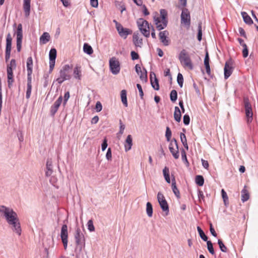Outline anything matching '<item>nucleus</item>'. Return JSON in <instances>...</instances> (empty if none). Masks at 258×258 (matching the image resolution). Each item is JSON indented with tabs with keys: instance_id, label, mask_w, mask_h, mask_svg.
Masks as SVG:
<instances>
[{
	"instance_id": "obj_1",
	"label": "nucleus",
	"mask_w": 258,
	"mask_h": 258,
	"mask_svg": "<svg viewBox=\"0 0 258 258\" xmlns=\"http://www.w3.org/2000/svg\"><path fill=\"white\" fill-rule=\"evenodd\" d=\"M160 13V17L158 16L154 17V21L156 25V28L159 31L164 29L167 26L168 22L167 11L165 9H161Z\"/></svg>"
},
{
	"instance_id": "obj_2",
	"label": "nucleus",
	"mask_w": 258,
	"mask_h": 258,
	"mask_svg": "<svg viewBox=\"0 0 258 258\" xmlns=\"http://www.w3.org/2000/svg\"><path fill=\"white\" fill-rule=\"evenodd\" d=\"M0 214L3 215L8 224L19 218L17 214L12 208L3 205L0 206Z\"/></svg>"
},
{
	"instance_id": "obj_3",
	"label": "nucleus",
	"mask_w": 258,
	"mask_h": 258,
	"mask_svg": "<svg viewBox=\"0 0 258 258\" xmlns=\"http://www.w3.org/2000/svg\"><path fill=\"white\" fill-rule=\"evenodd\" d=\"M72 68V66L69 64H65L62 66L59 72V76L55 80V82L60 85L64 81L69 80L71 78L70 71Z\"/></svg>"
},
{
	"instance_id": "obj_4",
	"label": "nucleus",
	"mask_w": 258,
	"mask_h": 258,
	"mask_svg": "<svg viewBox=\"0 0 258 258\" xmlns=\"http://www.w3.org/2000/svg\"><path fill=\"white\" fill-rule=\"evenodd\" d=\"M137 24L139 29L142 34L146 37L150 36V30L151 25H149L148 21L143 18L139 19L137 21Z\"/></svg>"
},
{
	"instance_id": "obj_5",
	"label": "nucleus",
	"mask_w": 258,
	"mask_h": 258,
	"mask_svg": "<svg viewBox=\"0 0 258 258\" xmlns=\"http://www.w3.org/2000/svg\"><path fill=\"white\" fill-rule=\"evenodd\" d=\"M74 237L77 248H79L80 251L82 250L85 245V239L83 233L78 227L75 230Z\"/></svg>"
},
{
	"instance_id": "obj_6",
	"label": "nucleus",
	"mask_w": 258,
	"mask_h": 258,
	"mask_svg": "<svg viewBox=\"0 0 258 258\" xmlns=\"http://www.w3.org/2000/svg\"><path fill=\"white\" fill-rule=\"evenodd\" d=\"M179 59L184 67L188 68L190 70H193V64L185 49H182L180 51L179 55Z\"/></svg>"
},
{
	"instance_id": "obj_7",
	"label": "nucleus",
	"mask_w": 258,
	"mask_h": 258,
	"mask_svg": "<svg viewBox=\"0 0 258 258\" xmlns=\"http://www.w3.org/2000/svg\"><path fill=\"white\" fill-rule=\"evenodd\" d=\"M243 101L246 118V122L247 124H249L252 122L253 119V112L252 111L251 105L247 98H244Z\"/></svg>"
},
{
	"instance_id": "obj_8",
	"label": "nucleus",
	"mask_w": 258,
	"mask_h": 258,
	"mask_svg": "<svg viewBox=\"0 0 258 258\" xmlns=\"http://www.w3.org/2000/svg\"><path fill=\"white\" fill-rule=\"evenodd\" d=\"M181 23L189 28L190 25V15L188 9L183 8L181 14Z\"/></svg>"
},
{
	"instance_id": "obj_9",
	"label": "nucleus",
	"mask_w": 258,
	"mask_h": 258,
	"mask_svg": "<svg viewBox=\"0 0 258 258\" xmlns=\"http://www.w3.org/2000/svg\"><path fill=\"white\" fill-rule=\"evenodd\" d=\"M109 68L112 74L115 75L119 73L120 70V63L119 61L115 57H113L110 59Z\"/></svg>"
},
{
	"instance_id": "obj_10",
	"label": "nucleus",
	"mask_w": 258,
	"mask_h": 258,
	"mask_svg": "<svg viewBox=\"0 0 258 258\" xmlns=\"http://www.w3.org/2000/svg\"><path fill=\"white\" fill-rule=\"evenodd\" d=\"M157 200L162 211L165 212L166 215H167L169 211V206L164 195L160 192L157 194Z\"/></svg>"
},
{
	"instance_id": "obj_11",
	"label": "nucleus",
	"mask_w": 258,
	"mask_h": 258,
	"mask_svg": "<svg viewBox=\"0 0 258 258\" xmlns=\"http://www.w3.org/2000/svg\"><path fill=\"white\" fill-rule=\"evenodd\" d=\"M17 36V49L18 52L21 50L23 39V28L21 24H19L16 32Z\"/></svg>"
},
{
	"instance_id": "obj_12",
	"label": "nucleus",
	"mask_w": 258,
	"mask_h": 258,
	"mask_svg": "<svg viewBox=\"0 0 258 258\" xmlns=\"http://www.w3.org/2000/svg\"><path fill=\"white\" fill-rule=\"evenodd\" d=\"M60 237L64 249H67L68 246V226L66 224L62 226L60 232Z\"/></svg>"
},
{
	"instance_id": "obj_13",
	"label": "nucleus",
	"mask_w": 258,
	"mask_h": 258,
	"mask_svg": "<svg viewBox=\"0 0 258 258\" xmlns=\"http://www.w3.org/2000/svg\"><path fill=\"white\" fill-rule=\"evenodd\" d=\"M56 57V50L55 48H51L49 53V73H51L54 69Z\"/></svg>"
},
{
	"instance_id": "obj_14",
	"label": "nucleus",
	"mask_w": 258,
	"mask_h": 258,
	"mask_svg": "<svg viewBox=\"0 0 258 258\" xmlns=\"http://www.w3.org/2000/svg\"><path fill=\"white\" fill-rule=\"evenodd\" d=\"M12 231L18 235L20 236L22 233V229L19 219H17L9 224Z\"/></svg>"
},
{
	"instance_id": "obj_15",
	"label": "nucleus",
	"mask_w": 258,
	"mask_h": 258,
	"mask_svg": "<svg viewBox=\"0 0 258 258\" xmlns=\"http://www.w3.org/2000/svg\"><path fill=\"white\" fill-rule=\"evenodd\" d=\"M119 35L123 38L126 39L127 36L132 33V31L126 28H124L122 25L116 29Z\"/></svg>"
},
{
	"instance_id": "obj_16",
	"label": "nucleus",
	"mask_w": 258,
	"mask_h": 258,
	"mask_svg": "<svg viewBox=\"0 0 258 258\" xmlns=\"http://www.w3.org/2000/svg\"><path fill=\"white\" fill-rule=\"evenodd\" d=\"M169 32L167 30L161 31L159 34V37L161 42L165 46H168L169 44V39L168 37Z\"/></svg>"
},
{
	"instance_id": "obj_17",
	"label": "nucleus",
	"mask_w": 258,
	"mask_h": 258,
	"mask_svg": "<svg viewBox=\"0 0 258 258\" xmlns=\"http://www.w3.org/2000/svg\"><path fill=\"white\" fill-rule=\"evenodd\" d=\"M62 101V97L60 96L58 99L54 102V104L51 106L50 114L52 116H54L57 112L59 107Z\"/></svg>"
},
{
	"instance_id": "obj_18",
	"label": "nucleus",
	"mask_w": 258,
	"mask_h": 258,
	"mask_svg": "<svg viewBox=\"0 0 258 258\" xmlns=\"http://www.w3.org/2000/svg\"><path fill=\"white\" fill-rule=\"evenodd\" d=\"M31 0H23V8L25 14V16L28 18L30 14Z\"/></svg>"
},
{
	"instance_id": "obj_19",
	"label": "nucleus",
	"mask_w": 258,
	"mask_h": 258,
	"mask_svg": "<svg viewBox=\"0 0 258 258\" xmlns=\"http://www.w3.org/2000/svg\"><path fill=\"white\" fill-rule=\"evenodd\" d=\"M46 170L45 171V176H50L53 173L52 162L51 159H48L46 165Z\"/></svg>"
},
{
	"instance_id": "obj_20",
	"label": "nucleus",
	"mask_w": 258,
	"mask_h": 258,
	"mask_svg": "<svg viewBox=\"0 0 258 258\" xmlns=\"http://www.w3.org/2000/svg\"><path fill=\"white\" fill-rule=\"evenodd\" d=\"M133 40L136 47H142L143 45V39L140 37L139 33L135 32L134 33Z\"/></svg>"
},
{
	"instance_id": "obj_21",
	"label": "nucleus",
	"mask_w": 258,
	"mask_h": 258,
	"mask_svg": "<svg viewBox=\"0 0 258 258\" xmlns=\"http://www.w3.org/2000/svg\"><path fill=\"white\" fill-rule=\"evenodd\" d=\"M133 146V139L131 135L127 136L124 143V150L125 152L130 151Z\"/></svg>"
},
{
	"instance_id": "obj_22",
	"label": "nucleus",
	"mask_w": 258,
	"mask_h": 258,
	"mask_svg": "<svg viewBox=\"0 0 258 258\" xmlns=\"http://www.w3.org/2000/svg\"><path fill=\"white\" fill-rule=\"evenodd\" d=\"M224 78L227 79L232 73V68L230 66L228 62H226L224 67Z\"/></svg>"
},
{
	"instance_id": "obj_23",
	"label": "nucleus",
	"mask_w": 258,
	"mask_h": 258,
	"mask_svg": "<svg viewBox=\"0 0 258 258\" xmlns=\"http://www.w3.org/2000/svg\"><path fill=\"white\" fill-rule=\"evenodd\" d=\"M153 74L154 75V80H153L152 77V73L150 74V81H151V84L152 87L155 90H159V85L158 80L156 77V75L154 73H153Z\"/></svg>"
},
{
	"instance_id": "obj_24",
	"label": "nucleus",
	"mask_w": 258,
	"mask_h": 258,
	"mask_svg": "<svg viewBox=\"0 0 258 258\" xmlns=\"http://www.w3.org/2000/svg\"><path fill=\"white\" fill-rule=\"evenodd\" d=\"M50 39L49 34L48 32H44L40 37V43L42 44H46L50 40Z\"/></svg>"
},
{
	"instance_id": "obj_25",
	"label": "nucleus",
	"mask_w": 258,
	"mask_h": 258,
	"mask_svg": "<svg viewBox=\"0 0 258 258\" xmlns=\"http://www.w3.org/2000/svg\"><path fill=\"white\" fill-rule=\"evenodd\" d=\"M74 77L78 80L81 79V67L79 65H77L74 69L73 71Z\"/></svg>"
},
{
	"instance_id": "obj_26",
	"label": "nucleus",
	"mask_w": 258,
	"mask_h": 258,
	"mask_svg": "<svg viewBox=\"0 0 258 258\" xmlns=\"http://www.w3.org/2000/svg\"><path fill=\"white\" fill-rule=\"evenodd\" d=\"M241 14L245 23L247 25H251L253 24V21L246 12H242Z\"/></svg>"
},
{
	"instance_id": "obj_27",
	"label": "nucleus",
	"mask_w": 258,
	"mask_h": 258,
	"mask_svg": "<svg viewBox=\"0 0 258 258\" xmlns=\"http://www.w3.org/2000/svg\"><path fill=\"white\" fill-rule=\"evenodd\" d=\"M172 189L174 194V195L176 196V197L178 198H180V192L177 188L176 185V181L174 177H173L172 179V184H171Z\"/></svg>"
},
{
	"instance_id": "obj_28",
	"label": "nucleus",
	"mask_w": 258,
	"mask_h": 258,
	"mask_svg": "<svg viewBox=\"0 0 258 258\" xmlns=\"http://www.w3.org/2000/svg\"><path fill=\"white\" fill-rule=\"evenodd\" d=\"M181 113L178 106H175L174 108V118L178 122L181 120Z\"/></svg>"
},
{
	"instance_id": "obj_29",
	"label": "nucleus",
	"mask_w": 258,
	"mask_h": 258,
	"mask_svg": "<svg viewBox=\"0 0 258 258\" xmlns=\"http://www.w3.org/2000/svg\"><path fill=\"white\" fill-rule=\"evenodd\" d=\"M7 73L8 87L9 88H11L12 87L13 84L14 82L13 72L9 71V72H7Z\"/></svg>"
},
{
	"instance_id": "obj_30",
	"label": "nucleus",
	"mask_w": 258,
	"mask_h": 258,
	"mask_svg": "<svg viewBox=\"0 0 258 258\" xmlns=\"http://www.w3.org/2000/svg\"><path fill=\"white\" fill-rule=\"evenodd\" d=\"M12 38L10 33H8L6 38V50L11 51L12 49Z\"/></svg>"
},
{
	"instance_id": "obj_31",
	"label": "nucleus",
	"mask_w": 258,
	"mask_h": 258,
	"mask_svg": "<svg viewBox=\"0 0 258 258\" xmlns=\"http://www.w3.org/2000/svg\"><path fill=\"white\" fill-rule=\"evenodd\" d=\"M169 149L170 150V152L172 154L173 157L175 159H177L179 158V154L178 147H175V148L169 147Z\"/></svg>"
},
{
	"instance_id": "obj_32",
	"label": "nucleus",
	"mask_w": 258,
	"mask_h": 258,
	"mask_svg": "<svg viewBox=\"0 0 258 258\" xmlns=\"http://www.w3.org/2000/svg\"><path fill=\"white\" fill-rule=\"evenodd\" d=\"M140 78L143 82H147L148 81L147 78V72L144 68H143V70L140 73Z\"/></svg>"
},
{
	"instance_id": "obj_33",
	"label": "nucleus",
	"mask_w": 258,
	"mask_h": 258,
	"mask_svg": "<svg viewBox=\"0 0 258 258\" xmlns=\"http://www.w3.org/2000/svg\"><path fill=\"white\" fill-rule=\"evenodd\" d=\"M163 173L166 181L168 183H170L171 180L170 179L169 168L165 166L164 168V169H163Z\"/></svg>"
},
{
	"instance_id": "obj_34",
	"label": "nucleus",
	"mask_w": 258,
	"mask_h": 258,
	"mask_svg": "<svg viewBox=\"0 0 258 258\" xmlns=\"http://www.w3.org/2000/svg\"><path fill=\"white\" fill-rule=\"evenodd\" d=\"M121 101L125 107H127L128 105L127 97H126V91L125 90H122L120 93Z\"/></svg>"
},
{
	"instance_id": "obj_35",
	"label": "nucleus",
	"mask_w": 258,
	"mask_h": 258,
	"mask_svg": "<svg viewBox=\"0 0 258 258\" xmlns=\"http://www.w3.org/2000/svg\"><path fill=\"white\" fill-rule=\"evenodd\" d=\"M84 52L89 55H91L93 53V50L92 47L88 43H84L83 46Z\"/></svg>"
},
{
	"instance_id": "obj_36",
	"label": "nucleus",
	"mask_w": 258,
	"mask_h": 258,
	"mask_svg": "<svg viewBox=\"0 0 258 258\" xmlns=\"http://www.w3.org/2000/svg\"><path fill=\"white\" fill-rule=\"evenodd\" d=\"M16 68V62L14 59H12L10 63L8 64L7 68V72H13V70Z\"/></svg>"
},
{
	"instance_id": "obj_37",
	"label": "nucleus",
	"mask_w": 258,
	"mask_h": 258,
	"mask_svg": "<svg viewBox=\"0 0 258 258\" xmlns=\"http://www.w3.org/2000/svg\"><path fill=\"white\" fill-rule=\"evenodd\" d=\"M27 72H32L33 71V59L31 56L29 57L27 60Z\"/></svg>"
},
{
	"instance_id": "obj_38",
	"label": "nucleus",
	"mask_w": 258,
	"mask_h": 258,
	"mask_svg": "<svg viewBox=\"0 0 258 258\" xmlns=\"http://www.w3.org/2000/svg\"><path fill=\"white\" fill-rule=\"evenodd\" d=\"M249 198V195L248 191L245 189H243L241 191V201L242 202L247 201Z\"/></svg>"
},
{
	"instance_id": "obj_39",
	"label": "nucleus",
	"mask_w": 258,
	"mask_h": 258,
	"mask_svg": "<svg viewBox=\"0 0 258 258\" xmlns=\"http://www.w3.org/2000/svg\"><path fill=\"white\" fill-rule=\"evenodd\" d=\"M180 137L181 142L183 144V146L187 150L188 149V147L187 143V140L185 135L183 133H181L180 134Z\"/></svg>"
},
{
	"instance_id": "obj_40",
	"label": "nucleus",
	"mask_w": 258,
	"mask_h": 258,
	"mask_svg": "<svg viewBox=\"0 0 258 258\" xmlns=\"http://www.w3.org/2000/svg\"><path fill=\"white\" fill-rule=\"evenodd\" d=\"M146 212L147 215L149 217H151L153 215V208L152 205L150 202H147L146 204Z\"/></svg>"
},
{
	"instance_id": "obj_41",
	"label": "nucleus",
	"mask_w": 258,
	"mask_h": 258,
	"mask_svg": "<svg viewBox=\"0 0 258 258\" xmlns=\"http://www.w3.org/2000/svg\"><path fill=\"white\" fill-rule=\"evenodd\" d=\"M197 230L198 231V233L199 234V235L200 236V237L204 241H206L208 240V237L207 236L205 235L204 232L203 231V230L199 226H198L197 227Z\"/></svg>"
},
{
	"instance_id": "obj_42",
	"label": "nucleus",
	"mask_w": 258,
	"mask_h": 258,
	"mask_svg": "<svg viewBox=\"0 0 258 258\" xmlns=\"http://www.w3.org/2000/svg\"><path fill=\"white\" fill-rule=\"evenodd\" d=\"M195 181L197 184L199 186L203 185L204 183V179L202 175H197L195 179Z\"/></svg>"
},
{
	"instance_id": "obj_43",
	"label": "nucleus",
	"mask_w": 258,
	"mask_h": 258,
	"mask_svg": "<svg viewBox=\"0 0 258 258\" xmlns=\"http://www.w3.org/2000/svg\"><path fill=\"white\" fill-rule=\"evenodd\" d=\"M170 100L174 102H175L177 98V93L175 90H172L170 94Z\"/></svg>"
},
{
	"instance_id": "obj_44",
	"label": "nucleus",
	"mask_w": 258,
	"mask_h": 258,
	"mask_svg": "<svg viewBox=\"0 0 258 258\" xmlns=\"http://www.w3.org/2000/svg\"><path fill=\"white\" fill-rule=\"evenodd\" d=\"M207 244V248L209 252L212 255L215 254V251L213 246V244L211 241H206Z\"/></svg>"
},
{
	"instance_id": "obj_45",
	"label": "nucleus",
	"mask_w": 258,
	"mask_h": 258,
	"mask_svg": "<svg viewBox=\"0 0 258 258\" xmlns=\"http://www.w3.org/2000/svg\"><path fill=\"white\" fill-rule=\"evenodd\" d=\"M218 244H219V248H220V250L222 252H227V248L221 239L218 240Z\"/></svg>"
},
{
	"instance_id": "obj_46",
	"label": "nucleus",
	"mask_w": 258,
	"mask_h": 258,
	"mask_svg": "<svg viewBox=\"0 0 258 258\" xmlns=\"http://www.w3.org/2000/svg\"><path fill=\"white\" fill-rule=\"evenodd\" d=\"M177 81L179 86L181 88L183 84V78L181 74L178 73L177 77Z\"/></svg>"
},
{
	"instance_id": "obj_47",
	"label": "nucleus",
	"mask_w": 258,
	"mask_h": 258,
	"mask_svg": "<svg viewBox=\"0 0 258 258\" xmlns=\"http://www.w3.org/2000/svg\"><path fill=\"white\" fill-rule=\"evenodd\" d=\"M171 135L172 133L170 128L168 126H167L166 128L165 137L168 142L170 141Z\"/></svg>"
},
{
	"instance_id": "obj_48",
	"label": "nucleus",
	"mask_w": 258,
	"mask_h": 258,
	"mask_svg": "<svg viewBox=\"0 0 258 258\" xmlns=\"http://www.w3.org/2000/svg\"><path fill=\"white\" fill-rule=\"evenodd\" d=\"M87 228L89 231L93 232L95 230V227L92 220H89L87 222Z\"/></svg>"
},
{
	"instance_id": "obj_49",
	"label": "nucleus",
	"mask_w": 258,
	"mask_h": 258,
	"mask_svg": "<svg viewBox=\"0 0 258 258\" xmlns=\"http://www.w3.org/2000/svg\"><path fill=\"white\" fill-rule=\"evenodd\" d=\"M221 195L225 205L227 204V202L228 201V198L226 192L224 190V189H222L221 190Z\"/></svg>"
},
{
	"instance_id": "obj_50",
	"label": "nucleus",
	"mask_w": 258,
	"mask_h": 258,
	"mask_svg": "<svg viewBox=\"0 0 258 258\" xmlns=\"http://www.w3.org/2000/svg\"><path fill=\"white\" fill-rule=\"evenodd\" d=\"M181 158H182V161L184 162H185L187 165H188L189 163L187 159L186 152L183 149H182V150L181 151Z\"/></svg>"
},
{
	"instance_id": "obj_51",
	"label": "nucleus",
	"mask_w": 258,
	"mask_h": 258,
	"mask_svg": "<svg viewBox=\"0 0 258 258\" xmlns=\"http://www.w3.org/2000/svg\"><path fill=\"white\" fill-rule=\"evenodd\" d=\"M32 91V85H27V90L26 93V98L28 99L30 98Z\"/></svg>"
},
{
	"instance_id": "obj_52",
	"label": "nucleus",
	"mask_w": 258,
	"mask_h": 258,
	"mask_svg": "<svg viewBox=\"0 0 258 258\" xmlns=\"http://www.w3.org/2000/svg\"><path fill=\"white\" fill-rule=\"evenodd\" d=\"M183 122L185 125H187L189 124L190 117L188 114H186L184 115L183 117Z\"/></svg>"
},
{
	"instance_id": "obj_53",
	"label": "nucleus",
	"mask_w": 258,
	"mask_h": 258,
	"mask_svg": "<svg viewBox=\"0 0 258 258\" xmlns=\"http://www.w3.org/2000/svg\"><path fill=\"white\" fill-rule=\"evenodd\" d=\"M70 98V93L69 91H67L65 93L64 97H63V106H65L67 103V101L68 99Z\"/></svg>"
},
{
	"instance_id": "obj_54",
	"label": "nucleus",
	"mask_w": 258,
	"mask_h": 258,
	"mask_svg": "<svg viewBox=\"0 0 258 258\" xmlns=\"http://www.w3.org/2000/svg\"><path fill=\"white\" fill-rule=\"evenodd\" d=\"M106 158L108 161H111L112 159V153L111 150L110 148L107 149V153L106 154Z\"/></svg>"
},
{
	"instance_id": "obj_55",
	"label": "nucleus",
	"mask_w": 258,
	"mask_h": 258,
	"mask_svg": "<svg viewBox=\"0 0 258 258\" xmlns=\"http://www.w3.org/2000/svg\"><path fill=\"white\" fill-rule=\"evenodd\" d=\"M32 72H27V85H32Z\"/></svg>"
},
{
	"instance_id": "obj_56",
	"label": "nucleus",
	"mask_w": 258,
	"mask_h": 258,
	"mask_svg": "<svg viewBox=\"0 0 258 258\" xmlns=\"http://www.w3.org/2000/svg\"><path fill=\"white\" fill-rule=\"evenodd\" d=\"M137 87L139 90V95H140L141 98L143 99L144 93H143L141 85L139 84H137Z\"/></svg>"
},
{
	"instance_id": "obj_57",
	"label": "nucleus",
	"mask_w": 258,
	"mask_h": 258,
	"mask_svg": "<svg viewBox=\"0 0 258 258\" xmlns=\"http://www.w3.org/2000/svg\"><path fill=\"white\" fill-rule=\"evenodd\" d=\"M102 109V106L100 102L97 101L95 105V110L97 112H100Z\"/></svg>"
},
{
	"instance_id": "obj_58",
	"label": "nucleus",
	"mask_w": 258,
	"mask_h": 258,
	"mask_svg": "<svg viewBox=\"0 0 258 258\" xmlns=\"http://www.w3.org/2000/svg\"><path fill=\"white\" fill-rule=\"evenodd\" d=\"M131 57H132V59L133 60H136V59H139V54L136 52L135 51H132L131 53Z\"/></svg>"
},
{
	"instance_id": "obj_59",
	"label": "nucleus",
	"mask_w": 258,
	"mask_h": 258,
	"mask_svg": "<svg viewBox=\"0 0 258 258\" xmlns=\"http://www.w3.org/2000/svg\"><path fill=\"white\" fill-rule=\"evenodd\" d=\"M169 147H174V148L178 147L177 141L175 139H173L171 141Z\"/></svg>"
},
{
	"instance_id": "obj_60",
	"label": "nucleus",
	"mask_w": 258,
	"mask_h": 258,
	"mask_svg": "<svg viewBox=\"0 0 258 258\" xmlns=\"http://www.w3.org/2000/svg\"><path fill=\"white\" fill-rule=\"evenodd\" d=\"M125 128V125L122 123L121 120H119V133L120 134H122L123 133L124 130Z\"/></svg>"
},
{
	"instance_id": "obj_61",
	"label": "nucleus",
	"mask_w": 258,
	"mask_h": 258,
	"mask_svg": "<svg viewBox=\"0 0 258 258\" xmlns=\"http://www.w3.org/2000/svg\"><path fill=\"white\" fill-rule=\"evenodd\" d=\"M210 58L209 56V54L208 52H206L205 55V59H204V64L205 65H210L209 64Z\"/></svg>"
},
{
	"instance_id": "obj_62",
	"label": "nucleus",
	"mask_w": 258,
	"mask_h": 258,
	"mask_svg": "<svg viewBox=\"0 0 258 258\" xmlns=\"http://www.w3.org/2000/svg\"><path fill=\"white\" fill-rule=\"evenodd\" d=\"M107 147V141L106 139H104L103 143L101 145V149L103 151H104Z\"/></svg>"
},
{
	"instance_id": "obj_63",
	"label": "nucleus",
	"mask_w": 258,
	"mask_h": 258,
	"mask_svg": "<svg viewBox=\"0 0 258 258\" xmlns=\"http://www.w3.org/2000/svg\"><path fill=\"white\" fill-rule=\"evenodd\" d=\"M238 32L241 36H243L244 38H246V35L245 31L242 28L239 27L238 28Z\"/></svg>"
},
{
	"instance_id": "obj_64",
	"label": "nucleus",
	"mask_w": 258,
	"mask_h": 258,
	"mask_svg": "<svg viewBox=\"0 0 258 258\" xmlns=\"http://www.w3.org/2000/svg\"><path fill=\"white\" fill-rule=\"evenodd\" d=\"M57 180V178L54 176H51L49 179L50 182L54 186L55 185V184L56 183Z\"/></svg>"
}]
</instances>
